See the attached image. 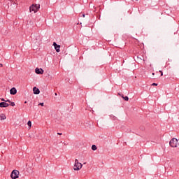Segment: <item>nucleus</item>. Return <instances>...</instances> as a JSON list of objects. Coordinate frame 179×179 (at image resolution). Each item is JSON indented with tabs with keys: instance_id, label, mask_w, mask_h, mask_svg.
Here are the masks:
<instances>
[{
	"instance_id": "obj_4",
	"label": "nucleus",
	"mask_w": 179,
	"mask_h": 179,
	"mask_svg": "<svg viewBox=\"0 0 179 179\" xmlns=\"http://www.w3.org/2000/svg\"><path fill=\"white\" fill-rule=\"evenodd\" d=\"M20 173L19 172V171L17 170H13L12 172H11V174H10V178L12 179H16V178H19V174Z\"/></svg>"
},
{
	"instance_id": "obj_6",
	"label": "nucleus",
	"mask_w": 179,
	"mask_h": 179,
	"mask_svg": "<svg viewBox=\"0 0 179 179\" xmlns=\"http://www.w3.org/2000/svg\"><path fill=\"white\" fill-rule=\"evenodd\" d=\"M53 45L56 50V52H59V51H61V50H59V48H61V45L57 44L55 42L53 43Z\"/></svg>"
},
{
	"instance_id": "obj_24",
	"label": "nucleus",
	"mask_w": 179,
	"mask_h": 179,
	"mask_svg": "<svg viewBox=\"0 0 179 179\" xmlns=\"http://www.w3.org/2000/svg\"><path fill=\"white\" fill-rule=\"evenodd\" d=\"M113 118H114V120H115V118H117V117H113Z\"/></svg>"
},
{
	"instance_id": "obj_15",
	"label": "nucleus",
	"mask_w": 179,
	"mask_h": 179,
	"mask_svg": "<svg viewBox=\"0 0 179 179\" xmlns=\"http://www.w3.org/2000/svg\"><path fill=\"white\" fill-rule=\"evenodd\" d=\"M5 102H6V103H10L11 101H10V100L8 99V100H6Z\"/></svg>"
},
{
	"instance_id": "obj_13",
	"label": "nucleus",
	"mask_w": 179,
	"mask_h": 179,
	"mask_svg": "<svg viewBox=\"0 0 179 179\" xmlns=\"http://www.w3.org/2000/svg\"><path fill=\"white\" fill-rule=\"evenodd\" d=\"M123 99L125 100V101H128L129 100V98L128 96H124Z\"/></svg>"
},
{
	"instance_id": "obj_14",
	"label": "nucleus",
	"mask_w": 179,
	"mask_h": 179,
	"mask_svg": "<svg viewBox=\"0 0 179 179\" xmlns=\"http://www.w3.org/2000/svg\"><path fill=\"white\" fill-rule=\"evenodd\" d=\"M10 104L12 107H15V102H10Z\"/></svg>"
},
{
	"instance_id": "obj_17",
	"label": "nucleus",
	"mask_w": 179,
	"mask_h": 179,
	"mask_svg": "<svg viewBox=\"0 0 179 179\" xmlns=\"http://www.w3.org/2000/svg\"><path fill=\"white\" fill-rule=\"evenodd\" d=\"M39 106H41L42 107L44 106V103H40Z\"/></svg>"
},
{
	"instance_id": "obj_12",
	"label": "nucleus",
	"mask_w": 179,
	"mask_h": 179,
	"mask_svg": "<svg viewBox=\"0 0 179 179\" xmlns=\"http://www.w3.org/2000/svg\"><path fill=\"white\" fill-rule=\"evenodd\" d=\"M27 125L28 127H29V128H31V121L29 120L27 122Z\"/></svg>"
},
{
	"instance_id": "obj_21",
	"label": "nucleus",
	"mask_w": 179,
	"mask_h": 179,
	"mask_svg": "<svg viewBox=\"0 0 179 179\" xmlns=\"http://www.w3.org/2000/svg\"><path fill=\"white\" fill-rule=\"evenodd\" d=\"M1 101H6V100H5V99H3V98H1Z\"/></svg>"
},
{
	"instance_id": "obj_11",
	"label": "nucleus",
	"mask_w": 179,
	"mask_h": 179,
	"mask_svg": "<svg viewBox=\"0 0 179 179\" xmlns=\"http://www.w3.org/2000/svg\"><path fill=\"white\" fill-rule=\"evenodd\" d=\"M92 150H97V147L96 146V145H92Z\"/></svg>"
},
{
	"instance_id": "obj_10",
	"label": "nucleus",
	"mask_w": 179,
	"mask_h": 179,
	"mask_svg": "<svg viewBox=\"0 0 179 179\" xmlns=\"http://www.w3.org/2000/svg\"><path fill=\"white\" fill-rule=\"evenodd\" d=\"M3 120H6V116L5 115V114L1 113L0 115V121H3Z\"/></svg>"
},
{
	"instance_id": "obj_20",
	"label": "nucleus",
	"mask_w": 179,
	"mask_h": 179,
	"mask_svg": "<svg viewBox=\"0 0 179 179\" xmlns=\"http://www.w3.org/2000/svg\"><path fill=\"white\" fill-rule=\"evenodd\" d=\"M119 94V96H121V97H122V99H124V94Z\"/></svg>"
},
{
	"instance_id": "obj_18",
	"label": "nucleus",
	"mask_w": 179,
	"mask_h": 179,
	"mask_svg": "<svg viewBox=\"0 0 179 179\" xmlns=\"http://www.w3.org/2000/svg\"><path fill=\"white\" fill-rule=\"evenodd\" d=\"M80 15L82 16L83 17H85V13L80 14Z\"/></svg>"
},
{
	"instance_id": "obj_2",
	"label": "nucleus",
	"mask_w": 179,
	"mask_h": 179,
	"mask_svg": "<svg viewBox=\"0 0 179 179\" xmlns=\"http://www.w3.org/2000/svg\"><path fill=\"white\" fill-rule=\"evenodd\" d=\"M83 166V165L82 164V163L79 162V160L78 159L75 160V164L73 167V170H75V171H79V170H80V169H82Z\"/></svg>"
},
{
	"instance_id": "obj_25",
	"label": "nucleus",
	"mask_w": 179,
	"mask_h": 179,
	"mask_svg": "<svg viewBox=\"0 0 179 179\" xmlns=\"http://www.w3.org/2000/svg\"><path fill=\"white\" fill-rule=\"evenodd\" d=\"M152 75H155V73H152Z\"/></svg>"
},
{
	"instance_id": "obj_1",
	"label": "nucleus",
	"mask_w": 179,
	"mask_h": 179,
	"mask_svg": "<svg viewBox=\"0 0 179 179\" xmlns=\"http://www.w3.org/2000/svg\"><path fill=\"white\" fill-rule=\"evenodd\" d=\"M40 9V4H32L29 7V12H34V13H37Z\"/></svg>"
},
{
	"instance_id": "obj_9",
	"label": "nucleus",
	"mask_w": 179,
	"mask_h": 179,
	"mask_svg": "<svg viewBox=\"0 0 179 179\" xmlns=\"http://www.w3.org/2000/svg\"><path fill=\"white\" fill-rule=\"evenodd\" d=\"M34 94H40V90L37 87L33 88Z\"/></svg>"
},
{
	"instance_id": "obj_23",
	"label": "nucleus",
	"mask_w": 179,
	"mask_h": 179,
	"mask_svg": "<svg viewBox=\"0 0 179 179\" xmlns=\"http://www.w3.org/2000/svg\"><path fill=\"white\" fill-rule=\"evenodd\" d=\"M57 135H62V133H57Z\"/></svg>"
},
{
	"instance_id": "obj_28",
	"label": "nucleus",
	"mask_w": 179,
	"mask_h": 179,
	"mask_svg": "<svg viewBox=\"0 0 179 179\" xmlns=\"http://www.w3.org/2000/svg\"><path fill=\"white\" fill-rule=\"evenodd\" d=\"M9 1H12V0H9Z\"/></svg>"
},
{
	"instance_id": "obj_22",
	"label": "nucleus",
	"mask_w": 179,
	"mask_h": 179,
	"mask_svg": "<svg viewBox=\"0 0 179 179\" xmlns=\"http://www.w3.org/2000/svg\"><path fill=\"white\" fill-rule=\"evenodd\" d=\"M2 66H3V64H0V68H2Z\"/></svg>"
},
{
	"instance_id": "obj_27",
	"label": "nucleus",
	"mask_w": 179,
	"mask_h": 179,
	"mask_svg": "<svg viewBox=\"0 0 179 179\" xmlns=\"http://www.w3.org/2000/svg\"><path fill=\"white\" fill-rule=\"evenodd\" d=\"M24 103H27V101H25Z\"/></svg>"
},
{
	"instance_id": "obj_7",
	"label": "nucleus",
	"mask_w": 179,
	"mask_h": 179,
	"mask_svg": "<svg viewBox=\"0 0 179 179\" xmlns=\"http://www.w3.org/2000/svg\"><path fill=\"white\" fill-rule=\"evenodd\" d=\"M0 107L1 108L9 107V104L8 103H6V102H1L0 103Z\"/></svg>"
},
{
	"instance_id": "obj_3",
	"label": "nucleus",
	"mask_w": 179,
	"mask_h": 179,
	"mask_svg": "<svg viewBox=\"0 0 179 179\" xmlns=\"http://www.w3.org/2000/svg\"><path fill=\"white\" fill-rule=\"evenodd\" d=\"M169 145L171 148H177V145H178V140L176 138H172L169 142Z\"/></svg>"
},
{
	"instance_id": "obj_16",
	"label": "nucleus",
	"mask_w": 179,
	"mask_h": 179,
	"mask_svg": "<svg viewBox=\"0 0 179 179\" xmlns=\"http://www.w3.org/2000/svg\"><path fill=\"white\" fill-rule=\"evenodd\" d=\"M152 86H157V83H154L152 84Z\"/></svg>"
},
{
	"instance_id": "obj_8",
	"label": "nucleus",
	"mask_w": 179,
	"mask_h": 179,
	"mask_svg": "<svg viewBox=\"0 0 179 179\" xmlns=\"http://www.w3.org/2000/svg\"><path fill=\"white\" fill-rule=\"evenodd\" d=\"M17 93V90H16L15 87H13L10 90V94L15 95Z\"/></svg>"
},
{
	"instance_id": "obj_5",
	"label": "nucleus",
	"mask_w": 179,
	"mask_h": 179,
	"mask_svg": "<svg viewBox=\"0 0 179 179\" xmlns=\"http://www.w3.org/2000/svg\"><path fill=\"white\" fill-rule=\"evenodd\" d=\"M35 73H37V75H43L44 70L43 69L36 68Z\"/></svg>"
},
{
	"instance_id": "obj_26",
	"label": "nucleus",
	"mask_w": 179,
	"mask_h": 179,
	"mask_svg": "<svg viewBox=\"0 0 179 179\" xmlns=\"http://www.w3.org/2000/svg\"><path fill=\"white\" fill-rule=\"evenodd\" d=\"M55 96H57V93H55Z\"/></svg>"
},
{
	"instance_id": "obj_19",
	"label": "nucleus",
	"mask_w": 179,
	"mask_h": 179,
	"mask_svg": "<svg viewBox=\"0 0 179 179\" xmlns=\"http://www.w3.org/2000/svg\"><path fill=\"white\" fill-rule=\"evenodd\" d=\"M160 73H161V76H163V71H159Z\"/></svg>"
}]
</instances>
